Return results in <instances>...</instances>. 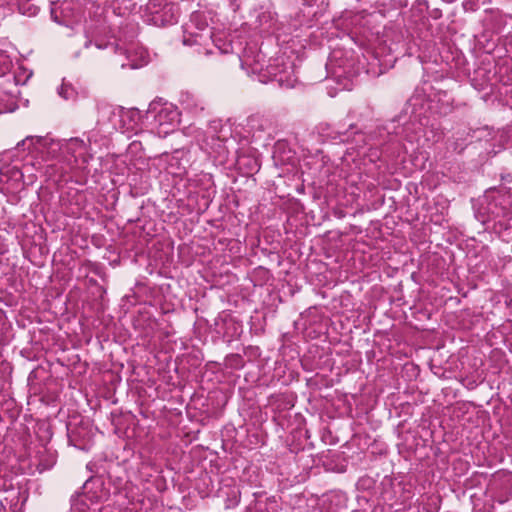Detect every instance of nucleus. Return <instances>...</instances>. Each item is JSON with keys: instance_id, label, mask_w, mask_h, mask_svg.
<instances>
[{"instance_id": "1", "label": "nucleus", "mask_w": 512, "mask_h": 512, "mask_svg": "<svg viewBox=\"0 0 512 512\" xmlns=\"http://www.w3.org/2000/svg\"><path fill=\"white\" fill-rule=\"evenodd\" d=\"M23 150L21 142L9 151H5L0 157V192L3 194H15L24 185H32L37 179V171L42 168V162L32 153L20 157Z\"/></svg>"}, {"instance_id": "2", "label": "nucleus", "mask_w": 512, "mask_h": 512, "mask_svg": "<svg viewBox=\"0 0 512 512\" xmlns=\"http://www.w3.org/2000/svg\"><path fill=\"white\" fill-rule=\"evenodd\" d=\"M95 47L97 49H111L114 53L113 65L120 66L122 69H137L143 67L149 61L146 49L134 44H129V46L123 48L112 42L96 40Z\"/></svg>"}, {"instance_id": "3", "label": "nucleus", "mask_w": 512, "mask_h": 512, "mask_svg": "<svg viewBox=\"0 0 512 512\" xmlns=\"http://www.w3.org/2000/svg\"><path fill=\"white\" fill-rule=\"evenodd\" d=\"M23 151L27 149L30 153L41 158V161L58 159L65 161L68 156L64 154L62 140H54L49 137L28 136L21 141Z\"/></svg>"}, {"instance_id": "4", "label": "nucleus", "mask_w": 512, "mask_h": 512, "mask_svg": "<svg viewBox=\"0 0 512 512\" xmlns=\"http://www.w3.org/2000/svg\"><path fill=\"white\" fill-rule=\"evenodd\" d=\"M267 73L271 81L277 82L283 89L294 88L297 83L294 65L285 57H277L267 66Z\"/></svg>"}, {"instance_id": "5", "label": "nucleus", "mask_w": 512, "mask_h": 512, "mask_svg": "<svg viewBox=\"0 0 512 512\" xmlns=\"http://www.w3.org/2000/svg\"><path fill=\"white\" fill-rule=\"evenodd\" d=\"M97 123L102 126H108L112 129H122L123 116L127 113L124 108L113 106L104 101L96 103Z\"/></svg>"}, {"instance_id": "6", "label": "nucleus", "mask_w": 512, "mask_h": 512, "mask_svg": "<svg viewBox=\"0 0 512 512\" xmlns=\"http://www.w3.org/2000/svg\"><path fill=\"white\" fill-rule=\"evenodd\" d=\"M97 481L93 479L87 480L83 485V496L81 498L72 499L71 512H89L90 506L87 503L88 501L91 504L98 503L105 497V493L103 491H95L91 492V487L96 484Z\"/></svg>"}, {"instance_id": "7", "label": "nucleus", "mask_w": 512, "mask_h": 512, "mask_svg": "<svg viewBox=\"0 0 512 512\" xmlns=\"http://www.w3.org/2000/svg\"><path fill=\"white\" fill-rule=\"evenodd\" d=\"M154 121L159 127V134H168L178 123L179 113L172 105H165L157 112L154 117Z\"/></svg>"}, {"instance_id": "8", "label": "nucleus", "mask_w": 512, "mask_h": 512, "mask_svg": "<svg viewBox=\"0 0 512 512\" xmlns=\"http://www.w3.org/2000/svg\"><path fill=\"white\" fill-rule=\"evenodd\" d=\"M64 154L68 156L65 162H78L81 159L83 162L87 161L88 145L80 138H70L62 140Z\"/></svg>"}, {"instance_id": "9", "label": "nucleus", "mask_w": 512, "mask_h": 512, "mask_svg": "<svg viewBox=\"0 0 512 512\" xmlns=\"http://www.w3.org/2000/svg\"><path fill=\"white\" fill-rule=\"evenodd\" d=\"M14 480L13 475L7 470V468L0 464V492L3 491L11 493V497L4 498L6 504H9L11 507L13 505L17 506L21 494L20 489H16L18 483Z\"/></svg>"}, {"instance_id": "10", "label": "nucleus", "mask_w": 512, "mask_h": 512, "mask_svg": "<svg viewBox=\"0 0 512 512\" xmlns=\"http://www.w3.org/2000/svg\"><path fill=\"white\" fill-rule=\"evenodd\" d=\"M181 108L191 114H198L204 110V102L197 95L191 92H181L179 97Z\"/></svg>"}, {"instance_id": "11", "label": "nucleus", "mask_w": 512, "mask_h": 512, "mask_svg": "<svg viewBox=\"0 0 512 512\" xmlns=\"http://www.w3.org/2000/svg\"><path fill=\"white\" fill-rule=\"evenodd\" d=\"M211 38V33L208 31L206 33L192 32L185 30L183 35V44L186 46L193 45H203Z\"/></svg>"}, {"instance_id": "12", "label": "nucleus", "mask_w": 512, "mask_h": 512, "mask_svg": "<svg viewBox=\"0 0 512 512\" xmlns=\"http://www.w3.org/2000/svg\"><path fill=\"white\" fill-rule=\"evenodd\" d=\"M60 14L62 19L60 20L57 11L52 10V15L54 17V20L65 25L70 24L69 18L73 16V4L71 2H65L60 6Z\"/></svg>"}, {"instance_id": "13", "label": "nucleus", "mask_w": 512, "mask_h": 512, "mask_svg": "<svg viewBox=\"0 0 512 512\" xmlns=\"http://www.w3.org/2000/svg\"><path fill=\"white\" fill-rule=\"evenodd\" d=\"M58 95L64 100L74 101L77 98V90L71 83L63 80L62 84L57 89Z\"/></svg>"}, {"instance_id": "14", "label": "nucleus", "mask_w": 512, "mask_h": 512, "mask_svg": "<svg viewBox=\"0 0 512 512\" xmlns=\"http://www.w3.org/2000/svg\"><path fill=\"white\" fill-rule=\"evenodd\" d=\"M225 507L230 509L236 507L240 502L241 492L238 487L229 488L226 492Z\"/></svg>"}, {"instance_id": "15", "label": "nucleus", "mask_w": 512, "mask_h": 512, "mask_svg": "<svg viewBox=\"0 0 512 512\" xmlns=\"http://www.w3.org/2000/svg\"><path fill=\"white\" fill-rule=\"evenodd\" d=\"M31 0H17L19 11L28 16H35L38 13V7L30 4Z\"/></svg>"}, {"instance_id": "16", "label": "nucleus", "mask_w": 512, "mask_h": 512, "mask_svg": "<svg viewBox=\"0 0 512 512\" xmlns=\"http://www.w3.org/2000/svg\"><path fill=\"white\" fill-rule=\"evenodd\" d=\"M206 145L210 146L212 151H218L223 146V142L219 138L214 139L212 137V143L207 142Z\"/></svg>"}, {"instance_id": "17", "label": "nucleus", "mask_w": 512, "mask_h": 512, "mask_svg": "<svg viewBox=\"0 0 512 512\" xmlns=\"http://www.w3.org/2000/svg\"><path fill=\"white\" fill-rule=\"evenodd\" d=\"M8 251V245L5 238L0 235V255H4Z\"/></svg>"}, {"instance_id": "18", "label": "nucleus", "mask_w": 512, "mask_h": 512, "mask_svg": "<svg viewBox=\"0 0 512 512\" xmlns=\"http://www.w3.org/2000/svg\"><path fill=\"white\" fill-rule=\"evenodd\" d=\"M463 7H464V9H465L466 11H469V10L474 11V10H476V8H477V7H476V3H475V2H472V1L464 2V3H463Z\"/></svg>"}, {"instance_id": "19", "label": "nucleus", "mask_w": 512, "mask_h": 512, "mask_svg": "<svg viewBox=\"0 0 512 512\" xmlns=\"http://www.w3.org/2000/svg\"><path fill=\"white\" fill-rule=\"evenodd\" d=\"M4 503H6L4 501V499L0 500V512H10V510L13 511V512L15 511V509H16L15 505H13L12 507L10 506V509L8 510Z\"/></svg>"}, {"instance_id": "20", "label": "nucleus", "mask_w": 512, "mask_h": 512, "mask_svg": "<svg viewBox=\"0 0 512 512\" xmlns=\"http://www.w3.org/2000/svg\"><path fill=\"white\" fill-rule=\"evenodd\" d=\"M92 44V41L91 40H87L84 44L85 48H88L90 47V45Z\"/></svg>"}, {"instance_id": "21", "label": "nucleus", "mask_w": 512, "mask_h": 512, "mask_svg": "<svg viewBox=\"0 0 512 512\" xmlns=\"http://www.w3.org/2000/svg\"><path fill=\"white\" fill-rule=\"evenodd\" d=\"M442 1H443V2H445V3H448V4H450V3H453V2H455L456 0H442Z\"/></svg>"}]
</instances>
